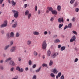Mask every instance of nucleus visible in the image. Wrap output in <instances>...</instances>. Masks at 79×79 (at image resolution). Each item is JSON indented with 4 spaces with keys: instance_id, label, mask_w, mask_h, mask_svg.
I'll return each instance as SVG.
<instances>
[{
    "instance_id": "50",
    "label": "nucleus",
    "mask_w": 79,
    "mask_h": 79,
    "mask_svg": "<svg viewBox=\"0 0 79 79\" xmlns=\"http://www.w3.org/2000/svg\"><path fill=\"white\" fill-rule=\"evenodd\" d=\"M68 27L67 25H66L64 27V30L66 29H67L68 28Z\"/></svg>"
},
{
    "instance_id": "10",
    "label": "nucleus",
    "mask_w": 79,
    "mask_h": 79,
    "mask_svg": "<svg viewBox=\"0 0 79 79\" xmlns=\"http://www.w3.org/2000/svg\"><path fill=\"white\" fill-rule=\"evenodd\" d=\"M10 64L12 66H15V63L14 61L12 60H11L10 63Z\"/></svg>"
},
{
    "instance_id": "60",
    "label": "nucleus",
    "mask_w": 79,
    "mask_h": 79,
    "mask_svg": "<svg viewBox=\"0 0 79 79\" xmlns=\"http://www.w3.org/2000/svg\"><path fill=\"white\" fill-rule=\"evenodd\" d=\"M49 12H50V11L49 10H48L46 11V13H48Z\"/></svg>"
},
{
    "instance_id": "34",
    "label": "nucleus",
    "mask_w": 79,
    "mask_h": 79,
    "mask_svg": "<svg viewBox=\"0 0 79 79\" xmlns=\"http://www.w3.org/2000/svg\"><path fill=\"white\" fill-rule=\"evenodd\" d=\"M72 26V24L71 23H70V24H69L68 25V27H69L70 28Z\"/></svg>"
},
{
    "instance_id": "15",
    "label": "nucleus",
    "mask_w": 79,
    "mask_h": 79,
    "mask_svg": "<svg viewBox=\"0 0 79 79\" xmlns=\"http://www.w3.org/2000/svg\"><path fill=\"white\" fill-rule=\"evenodd\" d=\"M14 35H15L14 34V33L13 32H11L10 33V37H14Z\"/></svg>"
},
{
    "instance_id": "38",
    "label": "nucleus",
    "mask_w": 79,
    "mask_h": 79,
    "mask_svg": "<svg viewBox=\"0 0 79 79\" xmlns=\"http://www.w3.org/2000/svg\"><path fill=\"white\" fill-rule=\"evenodd\" d=\"M75 11H76V12H78L79 8H76L75 9Z\"/></svg>"
},
{
    "instance_id": "20",
    "label": "nucleus",
    "mask_w": 79,
    "mask_h": 79,
    "mask_svg": "<svg viewBox=\"0 0 79 79\" xmlns=\"http://www.w3.org/2000/svg\"><path fill=\"white\" fill-rule=\"evenodd\" d=\"M29 11L26 10L25 13V16H27V15H29Z\"/></svg>"
},
{
    "instance_id": "62",
    "label": "nucleus",
    "mask_w": 79,
    "mask_h": 79,
    "mask_svg": "<svg viewBox=\"0 0 79 79\" xmlns=\"http://www.w3.org/2000/svg\"><path fill=\"white\" fill-rule=\"evenodd\" d=\"M28 70V68L27 67L26 69H25V71H27Z\"/></svg>"
},
{
    "instance_id": "41",
    "label": "nucleus",
    "mask_w": 79,
    "mask_h": 79,
    "mask_svg": "<svg viewBox=\"0 0 79 79\" xmlns=\"http://www.w3.org/2000/svg\"><path fill=\"white\" fill-rule=\"evenodd\" d=\"M53 20H54V17H52L50 19V21L52 22V21H53Z\"/></svg>"
},
{
    "instance_id": "13",
    "label": "nucleus",
    "mask_w": 79,
    "mask_h": 79,
    "mask_svg": "<svg viewBox=\"0 0 79 79\" xmlns=\"http://www.w3.org/2000/svg\"><path fill=\"white\" fill-rule=\"evenodd\" d=\"M47 9H48L50 11H51V12H52L53 11V8L52 7H47Z\"/></svg>"
},
{
    "instance_id": "43",
    "label": "nucleus",
    "mask_w": 79,
    "mask_h": 79,
    "mask_svg": "<svg viewBox=\"0 0 79 79\" xmlns=\"http://www.w3.org/2000/svg\"><path fill=\"white\" fill-rule=\"evenodd\" d=\"M12 79H18V76H16L15 77H14L12 78Z\"/></svg>"
},
{
    "instance_id": "7",
    "label": "nucleus",
    "mask_w": 79,
    "mask_h": 79,
    "mask_svg": "<svg viewBox=\"0 0 79 79\" xmlns=\"http://www.w3.org/2000/svg\"><path fill=\"white\" fill-rule=\"evenodd\" d=\"M58 55V52H55L52 55V57H53V58H54L55 57V56H57Z\"/></svg>"
},
{
    "instance_id": "30",
    "label": "nucleus",
    "mask_w": 79,
    "mask_h": 79,
    "mask_svg": "<svg viewBox=\"0 0 79 79\" xmlns=\"http://www.w3.org/2000/svg\"><path fill=\"white\" fill-rule=\"evenodd\" d=\"M28 64L29 65H30V66L32 65V61L31 60H29V61Z\"/></svg>"
},
{
    "instance_id": "16",
    "label": "nucleus",
    "mask_w": 79,
    "mask_h": 79,
    "mask_svg": "<svg viewBox=\"0 0 79 79\" xmlns=\"http://www.w3.org/2000/svg\"><path fill=\"white\" fill-rule=\"evenodd\" d=\"M9 47H10V45H7L4 48V50H7V49H8V48Z\"/></svg>"
},
{
    "instance_id": "9",
    "label": "nucleus",
    "mask_w": 79,
    "mask_h": 79,
    "mask_svg": "<svg viewBox=\"0 0 79 79\" xmlns=\"http://www.w3.org/2000/svg\"><path fill=\"white\" fill-rule=\"evenodd\" d=\"M52 14H53V15H56L58 13V12L56 11V10H53L52 12Z\"/></svg>"
},
{
    "instance_id": "2",
    "label": "nucleus",
    "mask_w": 79,
    "mask_h": 79,
    "mask_svg": "<svg viewBox=\"0 0 79 79\" xmlns=\"http://www.w3.org/2000/svg\"><path fill=\"white\" fill-rule=\"evenodd\" d=\"M12 12L14 14V17L15 18H17L18 16V12L16 10H12Z\"/></svg>"
},
{
    "instance_id": "28",
    "label": "nucleus",
    "mask_w": 79,
    "mask_h": 79,
    "mask_svg": "<svg viewBox=\"0 0 79 79\" xmlns=\"http://www.w3.org/2000/svg\"><path fill=\"white\" fill-rule=\"evenodd\" d=\"M33 54L35 56H37L38 55V53L36 52V51H34L33 53Z\"/></svg>"
},
{
    "instance_id": "49",
    "label": "nucleus",
    "mask_w": 79,
    "mask_h": 79,
    "mask_svg": "<svg viewBox=\"0 0 79 79\" xmlns=\"http://www.w3.org/2000/svg\"><path fill=\"white\" fill-rule=\"evenodd\" d=\"M72 21H73V22H74V21H75V18H74V17H73L72 19Z\"/></svg>"
},
{
    "instance_id": "59",
    "label": "nucleus",
    "mask_w": 79,
    "mask_h": 79,
    "mask_svg": "<svg viewBox=\"0 0 79 79\" xmlns=\"http://www.w3.org/2000/svg\"><path fill=\"white\" fill-rule=\"evenodd\" d=\"M38 13L39 15H40V10H39Z\"/></svg>"
},
{
    "instance_id": "52",
    "label": "nucleus",
    "mask_w": 79,
    "mask_h": 79,
    "mask_svg": "<svg viewBox=\"0 0 79 79\" xmlns=\"http://www.w3.org/2000/svg\"><path fill=\"white\" fill-rule=\"evenodd\" d=\"M37 6H35V11H37Z\"/></svg>"
},
{
    "instance_id": "46",
    "label": "nucleus",
    "mask_w": 79,
    "mask_h": 79,
    "mask_svg": "<svg viewBox=\"0 0 79 79\" xmlns=\"http://www.w3.org/2000/svg\"><path fill=\"white\" fill-rule=\"evenodd\" d=\"M60 79H64V75H62L60 77Z\"/></svg>"
},
{
    "instance_id": "56",
    "label": "nucleus",
    "mask_w": 79,
    "mask_h": 79,
    "mask_svg": "<svg viewBox=\"0 0 79 79\" xmlns=\"http://www.w3.org/2000/svg\"><path fill=\"white\" fill-rule=\"evenodd\" d=\"M61 45H58V48H61Z\"/></svg>"
},
{
    "instance_id": "61",
    "label": "nucleus",
    "mask_w": 79,
    "mask_h": 79,
    "mask_svg": "<svg viewBox=\"0 0 79 79\" xmlns=\"http://www.w3.org/2000/svg\"><path fill=\"white\" fill-rule=\"evenodd\" d=\"M1 32L2 34H4V31H3V30H1Z\"/></svg>"
},
{
    "instance_id": "54",
    "label": "nucleus",
    "mask_w": 79,
    "mask_h": 79,
    "mask_svg": "<svg viewBox=\"0 0 79 79\" xmlns=\"http://www.w3.org/2000/svg\"><path fill=\"white\" fill-rule=\"evenodd\" d=\"M18 60L19 61H21V57L19 58Z\"/></svg>"
},
{
    "instance_id": "14",
    "label": "nucleus",
    "mask_w": 79,
    "mask_h": 79,
    "mask_svg": "<svg viewBox=\"0 0 79 79\" xmlns=\"http://www.w3.org/2000/svg\"><path fill=\"white\" fill-rule=\"evenodd\" d=\"M27 44L28 45H31V41L30 40H28L27 42Z\"/></svg>"
},
{
    "instance_id": "29",
    "label": "nucleus",
    "mask_w": 79,
    "mask_h": 79,
    "mask_svg": "<svg viewBox=\"0 0 79 79\" xmlns=\"http://www.w3.org/2000/svg\"><path fill=\"white\" fill-rule=\"evenodd\" d=\"M74 2H75V0H71L70 1V3L73 4V3H74Z\"/></svg>"
},
{
    "instance_id": "33",
    "label": "nucleus",
    "mask_w": 79,
    "mask_h": 79,
    "mask_svg": "<svg viewBox=\"0 0 79 79\" xmlns=\"http://www.w3.org/2000/svg\"><path fill=\"white\" fill-rule=\"evenodd\" d=\"M16 70H17V71H19L20 67L19 66H17L16 67Z\"/></svg>"
},
{
    "instance_id": "57",
    "label": "nucleus",
    "mask_w": 79,
    "mask_h": 79,
    "mask_svg": "<svg viewBox=\"0 0 79 79\" xmlns=\"http://www.w3.org/2000/svg\"><path fill=\"white\" fill-rule=\"evenodd\" d=\"M27 6V4H25L24 6V8H26Z\"/></svg>"
},
{
    "instance_id": "31",
    "label": "nucleus",
    "mask_w": 79,
    "mask_h": 79,
    "mask_svg": "<svg viewBox=\"0 0 79 79\" xmlns=\"http://www.w3.org/2000/svg\"><path fill=\"white\" fill-rule=\"evenodd\" d=\"M37 79V76L35 75H33L32 79Z\"/></svg>"
},
{
    "instance_id": "44",
    "label": "nucleus",
    "mask_w": 79,
    "mask_h": 79,
    "mask_svg": "<svg viewBox=\"0 0 79 79\" xmlns=\"http://www.w3.org/2000/svg\"><path fill=\"white\" fill-rule=\"evenodd\" d=\"M36 67V64H34L32 66V68H35Z\"/></svg>"
},
{
    "instance_id": "4",
    "label": "nucleus",
    "mask_w": 79,
    "mask_h": 79,
    "mask_svg": "<svg viewBox=\"0 0 79 79\" xmlns=\"http://www.w3.org/2000/svg\"><path fill=\"white\" fill-rule=\"evenodd\" d=\"M75 40L76 36L75 35H74L71 38V39L70 40V42H74V41H75Z\"/></svg>"
},
{
    "instance_id": "19",
    "label": "nucleus",
    "mask_w": 79,
    "mask_h": 79,
    "mask_svg": "<svg viewBox=\"0 0 79 79\" xmlns=\"http://www.w3.org/2000/svg\"><path fill=\"white\" fill-rule=\"evenodd\" d=\"M50 54H51V52H50V50H48L47 52V55L48 56H49L50 55Z\"/></svg>"
},
{
    "instance_id": "18",
    "label": "nucleus",
    "mask_w": 79,
    "mask_h": 79,
    "mask_svg": "<svg viewBox=\"0 0 79 79\" xmlns=\"http://www.w3.org/2000/svg\"><path fill=\"white\" fill-rule=\"evenodd\" d=\"M41 67H40V68L38 69L35 70V72L36 73H38L39 72V71H40V69H41Z\"/></svg>"
},
{
    "instance_id": "6",
    "label": "nucleus",
    "mask_w": 79,
    "mask_h": 79,
    "mask_svg": "<svg viewBox=\"0 0 79 79\" xmlns=\"http://www.w3.org/2000/svg\"><path fill=\"white\" fill-rule=\"evenodd\" d=\"M58 21L59 23H61V22H62V23H63L64 21V20H63V18H59L58 19Z\"/></svg>"
},
{
    "instance_id": "12",
    "label": "nucleus",
    "mask_w": 79,
    "mask_h": 79,
    "mask_svg": "<svg viewBox=\"0 0 79 79\" xmlns=\"http://www.w3.org/2000/svg\"><path fill=\"white\" fill-rule=\"evenodd\" d=\"M53 71L52 72L54 73H55L56 74H57L58 73V71L56 70V69H52Z\"/></svg>"
},
{
    "instance_id": "40",
    "label": "nucleus",
    "mask_w": 79,
    "mask_h": 79,
    "mask_svg": "<svg viewBox=\"0 0 79 79\" xmlns=\"http://www.w3.org/2000/svg\"><path fill=\"white\" fill-rule=\"evenodd\" d=\"M63 24H60L59 25V29H61V27H62V26H63Z\"/></svg>"
},
{
    "instance_id": "22",
    "label": "nucleus",
    "mask_w": 79,
    "mask_h": 79,
    "mask_svg": "<svg viewBox=\"0 0 79 79\" xmlns=\"http://www.w3.org/2000/svg\"><path fill=\"white\" fill-rule=\"evenodd\" d=\"M57 9L58 11H60L61 10V6H58L57 7Z\"/></svg>"
},
{
    "instance_id": "39",
    "label": "nucleus",
    "mask_w": 79,
    "mask_h": 79,
    "mask_svg": "<svg viewBox=\"0 0 79 79\" xmlns=\"http://www.w3.org/2000/svg\"><path fill=\"white\" fill-rule=\"evenodd\" d=\"M42 65L43 67H44V66L47 67V64L45 63L43 64Z\"/></svg>"
},
{
    "instance_id": "35",
    "label": "nucleus",
    "mask_w": 79,
    "mask_h": 79,
    "mask_svg": "<svg viewBox=\"0 0 79 79\" xmlns=\"http://www.w3.org/2000/svg\"><path fill=\"white\" fill-rule=\"evenodd\" d=\"M72 32L74 34H75V35H77V33L76 32V31H72Z\"/></svg>"
},
{
    "instance_id": "3",
    "label": "nucleus",
    "mask_w": 79,
    "mask_h": 79,
    "mask_svg": "<svg viewBox=\"0 0 79 79\" xmlns=\"http://www.w3.org/2000/svg\"><path fill=\"white\" fill-rule=\"evenodd\" d=\"M8 25V22H7V20H5L4 22V23L1 25L0 27L1 28L5 27H6Z\"/></svg>"
},
{
    "instance_id": "1",
    "label": "nucleus",
    "mask_w": 79,
    "mask_h": 79,
    "mask_svg": "<svg viewBox=\"0 0 79 79\" xmlns=\"http://www.w3.org/2000/svg\"><path fill=\"white\" fill-rule=\"evenodd\" d=\"M47 44L46 43V41H44L43 43L42 46V48L43 50H45V49H46V48H47Z\"/></svg>"
},
{
    "instance_id": "11",
    "label": "nucleus",
    "mask_w": 79,
    "mask_h": 79,
    "mask_svg": "<svg viewBox=\"0 0 79 79\" xmlns=\"http://www.w3.org/2000/svg\"><path fill=\"white\" fill-rule=\"evenodd\" d=\"M11 3L12 6H15V5H16V2H14V1L12 0L11 1Z\"/></svg>"
},
{
    "instance_id": "55",
    "label": "nucleus",
    "mask_w": 79,
    "mask_h": 79,
    "mask_svg": "<svg viewBox=\"0 0 79 79\" xmlns=\"http://www.w3.org/2000/svg\"><path fill=\"white\" fill-rule=\"evenodd\" d=\"M3 1V0H0V4H2Z\"/></svg>"
},
{
    "instance_id": "45",
    "label": "nucleus",
    "mask_w": 79,
    "mask_h": 79,
    "mask_svg": "<svg viewBox=\"0 0 79 79\" xmlns=\"http://www.w3.org/2000/svg\"><path fill=\"white\" fill-rule=\"evenodd\" d=\"M19 71H20V72H23V68L20 69Z\"/></svg>"
},
{
    "instance_id": "64",
    "label": "nucleus",
    "mask_w": 79,
    "mask_h": 79,
    "mask_svg": "<svg viewBox=\"0 0 79 79\" xmlns=\"http://www.w3.org/2000/svg\"><path fill=\"white\" fill-rule=\"evenodd\" d=\"M59 77V76H58V75L56 76V79H58V77Z\"/></svg>"
},
{
    "instance_id": "23",
    "label": "nucleus",
    "mask_w": 79,
    "mask_h": 79,
    "mask_svg": "<svg viewBox=\"0 0 79 79\" xmlns=\"http://www.w3.org/2000/svg\"><path fill=\"white\" fill-rule=\"evenodd\" d=\"M60 49L61 51H63V50H65V47L64 46L62 47Z\"/></svg>"
},
{
    "instance_id": "17",
    "label": "nucleus",
    "mask_w": 79,
    "mask_h": 79,
    "mask_svg": "<svg viewBox=\"0 0 79 79\" xmlns=\"http://www.w3.org/2000/svg\"><path fill=\"white\" fill-rule=\"evenodd\" d=\"M54 42L55 43H58L60 42V40L59 39H56L54 41Z\"/></svg>"
},
{
    "instance_id": "5",
    "label": "nucleus",
    "mask_w": 79,
    "mask_h": 79,
    "mask_svg": "<svg viewBox=\"0 0 79 79\" xmlns=\"http://www.w3.org/2000/svg\"><path fill=\"white\" fill-rule=\"evenodd\" d=\"M16 50V46H14L12 47L10 49V52H15Z\"/></svg>"
},
{
    "instance_id": "51",
    "label": "nucleus",
    "mask_w": 79,
    "mask_h": 79,
    "mask_svg": "<svg viewBox=\"0 0 79 79\" xmlns=\"http://www.w3.org/2000/svg\"><path fill=\"white\" fill-rule=\"evenodd\" d=\"M78 61V59L77 58L75 59L74 62H77Z\"/></svg>"
},
{
    "instance_id": "42",
    "label": "nucleus",
    "mask_w": 79,
    "mask_h": 79,
    "mask_svg": "<svg viewBox=\"0 0 79 79\" xmlns=\"http://www.w3.org/2000/svg\"><path fill=\"white\" fill-rule=\"evenodd\" d=\"M61 75V72L59 73L58 74V76L59 77H60Z\"/></svg>"
},
{
    "instance_id": "32",
    "label": "nucleus",
    "mask_w": 79,
    "mask_h": 79,
    "mask_svg": "<svg viewBox=\"0 0 79 79\" xmlns=\"http://www.w3.org/2000/svg\"><path fill=\"white\" fill-rule=\"evenodd\" d=\"M78 3H77V2H76L74 5V6L75 7H76V6H77V5H78Z\"/></svg>"
},
{
    "instance_id": "27",
    "label": "nucleus",
    "mask_w": 79,
    "mask_h": 79,
    "mask_svg": "<svg viewBox=\"0 0 79 79\" xmlns=\"http://www.w3.org/2000/svg\"><path fill=\"white\" fill-rule=\"evenodd\" d=\"M11 58L10 57L8 58L5 61V62H7V61H10V60H11Z\"/></svg>"
},
{
    "instance_id": "47",
    "label": "nucleus",
    "mask_w": 79,
    "mask_h": 79,
    "mask_svg": "<svg viewBox=\"0 0 79 79\" xmlns=\"http://www.w3.org/2000/svg\"><path fill=\"white\" fill-rule=\"evenodd\" d=\"M13 44V42L12 41H11L10 42V45H12Z\"/></svg>"
},
{
    "instance_id": "58",
    "label": "nucleus",
    "mask_w": 79,
    "mask_h": 79,
    "mask_svg": "<svg viewBox=\"0 0 79 79\" xmlns=\"http://www.w3.org/2000/svg\"><path fill=\"white\" fill-rule=\"evenodd\" d=\"M13 69H14V68H12L10 69V71H13Z\"/></svg>"
},
{
    "instance_id": "37",
    "label": "nucleus",
    "mask_w": 79,
    "mask_h": 79,
    "mask_svg": "<svg viewBox=\"0 0 79 79\" xmlns=\"http://www.w3.org/2000/svg\"><path fill=\"white\" fill-rule=\"evenodd\" d=\"M31 14H28V18L29 19H30V18H31Z\"/></svg>"
},
{
    "instance_id": "25",
    "label": "nucleus",
    "mask_w": 79,
    "mask_h": 79,
    "mask_svg": "<svg viewBox=\"0 0 79 79\" xmlns=\"http://www.w3.org/2000/svg\"><path fill=\"white\" fill-rule=\"evenodd\" d=\"M53 64V61L52 60H51L49 62V66H52Z\"/></svg>"
},
{
    "instance_id": "36",
    "label": "nucleus",
    "mask_w": 79,
    "mask_h": 79,
    "mask_svg": "<svg viewBox=\"0 0 79 79\" xmlns=\"http://www.w3.org/2000/svg\"><path fill=\"white\" fill-rule=\"evenodd\" d=\"M9 35H10V33H8L7 34L6 36H7V39H9L10 38Z\"/></svg>"
},
{
    "instance_id": "48",
    "label": "nucleus",
    "mask_w": 79,
    "mask_h": 79,
    "mask_svg": "<svg viewBox=\"0 0 79 79\" xmlns=\"http://www.w3.org/2000/svg\"><path fill=\"white\" fill-rule=\"evenodd\" d=\"M0 69H2V70H3V66H0Z\"/></svg>"
},
{
    "instance_id": "63",
    "label": "nucleus",
    "mask_w": 79,
    "mask_h": 79,
    "mask_svg": "<svg viewBox=\"0 0 79 79\" xmlns=\"http://www.w3.org/2000/svg\"><path fill=\"white\" fill-rule=\"evenodd\" d=\"M57 37V35H55L54 36V37Z\"/></svg>"
},
{
    "instance_id": "26",
    "label": "nucleus",
    "mask_w": 79,
    "mask_h": 79,
    "mask_svg": "<svg viewBox=\"0 0 79 79\" xmlns=\"http://www.w3.org/2000/svg\"><path fill=\"white\" fill-rule=\"evenodd\" d=\"M19 32H17L15 35L16 37H18L19 36Z\"/></svg>"
},
{
    "instance_id": "24",
    "label": "nucleus",
    "mask_w": 79,
    "mask_h": 79,
    "mask_svg": "<svg viewBox=\"0 0 79 79\" xmlns=\"http://www.w3.org/2000/svg\"><path fill=\"white\" fill-rule=\"evenodd\" d=\"M50 76L52 77H55V75L53 73H51L50 74Z\"/></svg>"
},
{
    "instance_id": "8",
    "label": "nucleus",
    "mask_w": 79,
    "mask_h": 79,
    "mask_svg": "<svg viewBox=\"0 0 79 79\" xmlns=\"http://www.w3.org/2000/svg\"><path fill=\"white\" fill-rule=\"evenodd\" d=\"M33 34L34 35H38L39 34V33L37 31H33Z\"/></svg>"
},
{
    "instance_id": "53",
    "label": "nucleus",
    "mask_w": 79,
    "mask_h": 79,
    "mask_svg": "<svg viewBox=\"0 0 79 79\" xmlns=\"http://www.w3.org/2000/svg\"><path fill=\"white\" fill-rule=\"evenodd\" d=\"M44 34L45 35H47V34H48V32H47V31H45L44 33Z\"/></svg>"
},
{
    "instance_id": "21",
    "label": "nucleus",
    "mask_w": 79,
    "mask_h": 79,
    "mask_svg": "<svg viewBox=\"0 0 79 79\" xmlns=\"http://www.w3.org/2000/svg\"><path fill=\"white\" fill-rule=\"evenodd\" d=\"M16 26H17V23H15V24L12 25V27L15 28Z\"/></svg>"
}]
</instances>
